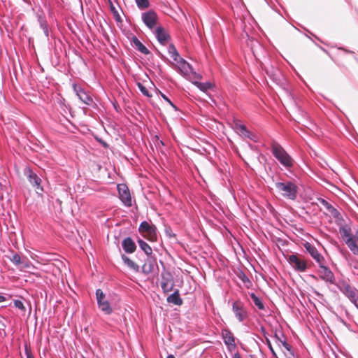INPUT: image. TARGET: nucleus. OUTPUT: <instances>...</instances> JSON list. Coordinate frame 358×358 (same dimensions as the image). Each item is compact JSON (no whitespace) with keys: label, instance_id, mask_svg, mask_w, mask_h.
<instances>
[{"label":"nucleus","instance_id":"603ef678","mask_svg":"<svg viewBox=\"0 0 358 358\" xmlns=\"http://www.w3.org/2000/svg\"><path fill=\"white\" fill-rule=\"evenodd\" d=\"M195 78H199V76L198 75H195L194 76Z\"/></svg>","mask_w":358,"mask_h":358},{"label":"nucleus","instance_id":"6ab92c4d","mask_svg":"<svg viewBox=\"0 0 358 358\" xmlns=\"http://www.w3.org/2000/svg\"><path fill=\"white\" fill-rule=\"evenodd\" d=\"M122 248L127 253H133L136 248L135 243L130 237H127L123 240Z\"/></svg>","mask_w":358,"mask_h":358},{"label":"nucleus","instance_id":"4468645a","mask_svg":"<svg viewBox=\"0 0 358 358\" xmlns=\"http://www.w3.org/2000/svg\"><path fill=\"white\" fill-rule=\"evenodd\" d=\"M142 19L150 29H152L157 24V15L154 11L149 10L142 15Z\"/></svg>","mask_w":358,"mask_h":358},{"label":"nucleus","instance_id":"9b49d317","mask_svg":"<svg viewBox=\"0 0 358 358\" xmlns=\"http://www.w3.org/2000/svg\"><path fill=\"white\" fill-rule=\"evenodd\" d=\"M232 310L239 322H242L247 317V312L244 305L240 301H236L233 303Z\"/></svg>","mask_w":358,"mask_h":358},{"label":"nucleus","instance_id":"dca6fc26","mask_svg":"<svg viewBox=\"0 0 358 358\" xmlns=\"http://www.w3.org/2000/svg\"><path fill=\"white\" fill-rule=\"evenodd\" d=\"M155 35L158 41L163 45L166 44L170 38L169 34L162 27H158L156 29Z\"/></svg>","mask_w":358,"mask_h":358},{"label":"nucleus","instance_id":"e433bc0d","mask_svg":"<svg viewBox=\"0 0 358 358\" xmlns=\"http://www.w3.org/2000/svg\"><path fill=\"white\" fill-rule=\"evenodd\" d=\"M238 278L242 280L243 283L245 284L247 287H249V285L251 284V282L250 281L249 278L243 272H241L238 275Z\"/></svg>","mask_w":358,"mask_h":358},{"label":"nucleus","instance_id":"49530a36","mask_svg":"<svg viewBox=\"0 0 358 358\" xmlns=\"http://www.w3.org/2000/svg\"><path fill=\"white\" fill-rule=\"evenodd\" d=\"M6 298L3 296H0V302L4 301Z\"/></svg>","mask_w":358,"mask_h":358},{"label":"nucleus","instance_id":"3c124183","mask_svg":"<svg viewBox=\"0 0 358 358\" xmlns=\"http://www.w3.org/2000/svg\"><path fill=\"white\" fill-rule=\"evenodd\" d=\"M102 143V145H103L104 147H107L108 145L105 143V142H101Z\"/></svg>","mask_w":358,"mask_h":358},{"label":"nucleus","instance_id":"79ce46f5","mask_svg":"<svg viewBox=\"0 0 358 358\" xmlns=\"http://www.w3.org/2000/svg\"><path fill=\"white\" fill-rule=\"evenodd\" d=\"M284 348L289 352H291V346L288 343H285Z\"/></svg>","mask_w":358,"mask_h":358},{"label":"nucleus","instance_id":"0eeeda50","mask_svg":"<svg viewBox=\"0 0 358 358\" xmlns=\"http://www.w3.org/2000/svg\"><path fill=\"white\" fill-rule=\"evenodd\" d=\"M319 277L324 281L330 284H335V276L333 272L325 265V263L319 264Z\"/></svg>","mask_w":358,"mask_h":358},{"label":"nucleus","instance_id":"f704fd0d","mask_svg":"<svg viewBox=\"0 0 358 358\" xmlns=\"http://www.w3.org/2000/svg\"><path fill=\"white\" fill-rule=\"evenodd\" d=\"M13 303L15 307L20 309L23 313V315H24L26 312V308L24 306L23 302L20 300H14Z\"/></svg>","mask_w":358,"mask_h":358},{"label":"nucleus","instance_id":"8fccbe9b","mask_svg":"<svg viewBox=\"0 0 358 358\" xmlns=\"http://www.w3.org/2000/svg\"><path fill=\"white\" fill-rule=\"evenodd\" d=\"M116 20H117V21H119V20H120V15H116Z\"/></svg>","mask_w":358,"mask_h":358},{"label":"nucleus","instance_id":"1a4fd4ad","mask_svg":"<svg viewBox=\"0 0 358 358\" xmlns=\"http://www.w3.org/2000/svg\"><path fill=\"white\" fill-rule=\"evenodd\" d=\"M117 189L120 200L125 206L128 207L131 206L132 201L128 187L125 185L120 184L117 185Z\"/></svg>","mask_w":358,"mask_h":358},{"label":"nucleus","instance_id":"de8ad7c7","mask_svg":"<svg viewBox=\"0 0 358 358\" xmlns=\"http://www.w3.org/2000/svg\"><path fill=\"white\" fill-rule=\"evenodd\" d=\"M166 358H175V357L173 355H169L167 356Z\"/></svg>","mask_w":358,"mask_h":358},{"label":"nucleus","instance_id":"4c0bfd02","mask_svg":"<svg viewBox=\"0 0 358 358\" xmlns=\"http://www.w3.org/2000/svg\"><path fill=\"white\" fill-rule=\"evenodd\" d=\"M265 340H266V343L268 347L269 348L270 350L271 351L272 354L275 357H276L275 352V350H274V349H273V346L271 345V343L270 340L266 336H265Z\"/></svg>","mask_w":358,"mask_h":358},{"label":"nucleus","instance_id":"412c9836","mask_svg":"<svg viewBox=\"0 0 358 358\" xmlns=\"http://www.w3.org/2000/svg\"><path fill=\"white\" fill-rule=\"evenodd\" d=\"M176 63L181 73L184 75H187L191 70V66L182 57L176 61Z\"/></svg>","mask_w":358,"mask_h":358},{"label":"nucleus","instance_id":"ea45409f","mask_svg":"<svg viewBox=\"0 0 358 358\" xmlns=\"http://www.w3.org/2000/svg\"><path fill=\"white\" fill-rule=\"evenodd\" d=\"M282 337H284L282 334H281L280 336L278 335L277 333L275 334V339L277 341V344H278L279 348H280V341L282 340Z\"/></svg>","mask_w":358,"mask_h":358},{"label":"nucleus","instance_id":"58836bf2","mask_svg":"<svg viewBox=\"0 0 358 358\" xmlns=\"http://www.w3.org/2000/svg\"><path fill=\"white\" fill-rule=\"evenodd\" d=\"M162 97L167 101L176 110H177V107L171 101V100L163 93L160 92Z\"/></svg>","mask_w":358,"mask_h":358},{"label":"nucleus","instance_id":"393cba45","mask_svg":"<svg viewBox=\"0 0 358 358\" xmlns=\"http://www.w3.org/2000/svg\"><path fill=\"white\" fill-rule=\"evenodd\" d=\"M132 42L136 48L141 52L144 55H148L150 53L148 48L136 36L133 37Z\"/></svg>","mask_w":358,"mask_h":358},{"label":"nucleus","instance_id":"473e14b6","mask_svg":"<svg viewBox=\"0 0 358 358\" xmlns=\"http://www.w3.org/2000/svg\"><path fill=\"white\" fill-rule=\"evenodd\" d=\"M138 7L141 9H145L149 7L150 3L148 0H135Z\"/></svg>","mask_w":358,"mask_h":358},{"label":"nucleus","instance_id":"5701e85b","mask_svg":"<svg viewBox=\"0 0 358 358\" xmlns=\"http://www.w3.org/2000/svg\"><path fill=\"white\" fill-rule=\"evenodd\" d=\"M320 203L326 208V209L331 215V216L336 219L340 218V213L326 200L322 199H320Z\"/></svg>","mask_w":358,"mask_h":358},{"label":"nucleus","instance_id":"a878e982","mask_svg":"<svg viewBox=\"0 0 358 358\" xmlns=\"http://www.w3.org/2000/svg\"><path fill=\"white\" fill-rule=\"evenodd\" d=\"M122 259L125 264L127 265L133 271L138 272L139 271V266L135 262H134L131 259H130L125 255H122Z\"/></svg>","mask_w":358,"mask_h":358},{"label":"nucleus","instance_id":"ddd939ff","mask_svg":"<svg viewBox=\"0 0 358 358\" xmlns=\"http://www.w3.org/2000/svg\"><path fill=\"white\" fill-rule=\"evenodd\" d=\"M304 248L311 257L319 264L326 263L324 258L319 253L317 248L309 243L304 244Z\"/></svg>","mask_w":358,"mask_h":358},{"label":"nucleus","instance_id":"f8f14e48","mask_svg":"<svg viewBox=\"0 0 358 358\" xmlns=\"http://www.w3.org/2000/svg\"><path fill=\"white\" fill-rule=\"evenodd\" d=\"M27 173H28L29 181L35 187L36 192L38 194L43 192V188L41 185L42 182L41 179L30 169H27Z\"/></svg>","mask_w":358,"mask_h":358},{"label":"nucleus","instance_id":"aec40b11","mask_svg":"<svg viewBox=\"0 0 358 358\" xmlns=\"http://www.w3.org/2000/svg\"><path fill=\"white\" fill-rule=\"evenodd\" d=\"M341 221H343V220L341 217L338 219V224L341 225L339 228V232L343 240L345 241V239L352 237L351 234V229L348 225H341Z\"/></svg>","mask_w":358,"mask_h":358},{"label":"nucleus","instance_id":"7ed1b4c3","mask_svg":"<svg viewBox=\"0 0 358 358\" xmlns=\"http://www.w3.org/2000/svg\"><path fill=\"white\" fill-rule=\"evenodd\" d=\"M139 232L150 241H156L157 236L156 232V227L155 225L149 224L148 222L144 221L141 223L139 226Z\"/></svg>","mask_w":358,"mask_h":358},{"label":"nucleus","instance_id":"f03ea898","mask_svg":"<svg viewBox=\"0 0 358 358\" xmlns=\"http://www.w3.org/2000/svg\"><path fill=\"white\" fill-rule=\"evenodd\" d=\"M271 150L274 157L286 168H290L293 165V159L278 143H271Z\"/></svg>","mask_w":358,"mask_h":358},{"label":"nucleus","instance_id":"7c9ffc66","mask_svg":"<svg viewBox=\"0 0 358 358\" xmlns=\"http://www.w3.org/2000/svg\"><path fill=\"white\" fill-rule=\"evenodd\" d=\"M198 88H199L201 91L206 92L210 88H211L212 85L210 83H199V82H194L193 83Z\"/></svg>","mask_w":358,"mask_h":358},{"label":"nucleus","instance_id":"423d86ee","mask_svg":"<svg viewBox=\"0 0 358 358\" xmlns=\"http://www.w3.org/2000/svg\"><path fill=\"white\" fill-rule=\"evenodd\" d=\"M288 262L295 270L304 272L307 269L306 262L296 255H291L288 257Z\"/></svg>","mask_w":358,"mask_h":358},{"label":"nucleus","instance_id":"c85d7f7f","mask_svg":"<svg viewBox=\"0 0 358 358\" xmlns=\"http://www.w3.org/2000/svg\"><path fill=\"white\" fill-rule=\"evenodd\" d=\"M168 52L169 56L175 62L181 58L176 47L173 44L169 45Z\"/></svg>","mask_w":358,"mask_h":358},{"label":"nucleus","instance_id":"37998d69","mask_svg":"<svg viewBox=\"0 0 358 358\" xmlns=\"http://www.w3.org/2000/svg\"><path fill=\"white\" fill-rule=\"evenodd\" d=\"M32 275H35L37 278H42V275L40 273H31Z\"/></svg>","mask_w":358,"mask_h":358},{"label":"nucleus","instance_id":"c9c22d12","mask_svg":"<svg viewBox=\"0 0 358 358\" xmlns=\"http://www.w3.org/2000/svg\"><path fill=\"white\" fill-rule=\"evenodd\" d=\"M137 85L138 87V89L142 92V94L148 97H151L152 95L150 94L148 90L146 88L145 86H144L142 83H138Z\"/></svg>","mask_w":358,"mask_h":358},{"label":"nucleus","instance_id":"9d476101","mask_svg":"<svg viewBox=\"0 0 358 358\" xmlns=\"http://www.w3.org/2000/svg\"><path fill=\"white\" fill-rule=\"evenodd\" d=\"M73 88L76 95L82 102L88 106H90L93 103L92 97L88 93L84 91L80 86L76 84H73Z\"/></svg>","mask_w":358,"mask_h":358},{"label":"nucleus","instance_id":"72a5a7b5","mask_svg":"<svg viewBox=\"0 0 358 358\" xmlns=\"http://www.w3.org/2000/svg\"><path fill=\"white\" fill-rule=\"evenodd\" d=\"M40 27L42 29V31L44 34V36L46 38H48V36H49L48 28L47 22L45 20L40 21Z\"/></svg>","mask_w":358,"mask_h":358},{"label":"nucleus","instance_id":"f257e3e1","mask_svg":"<svg viewBox=\"0 0 358 358\" xmlns=\"http://www.w3.org/2000/svg\"><path fill=\"white\" fill-rule=\"evenodd\" d=\"M277 193L284 199L294 200L296 198L298 187L296 184L289 180H282L275 182Z\"/></svg>","mask_w":358,"mask_h":358},{"label":"nucleus","instance_id":"a18cd8bd","mask_svg":"<svg viewBox=\"0 0 358 358\" xmlns=\"http://www.w3.org/2000/svg\"><path fill=\"white\" fill-rule=\"evenodd\" d=\"M232 358H241L240 357V355L238 353H235L234 355H233V357Z\"/></svg>","mask_w":358,"mask_h":358},{"label":"nucleus","instance_id":"09e8293b","mask_svg":"<svg viewBox=\"0 0 358 358\" xmlns=\"http://www.w3.org/2000/svg\"><path fill=\"white\" fill-rule=\"evenodd\" d=\"M261 330L264 333V334L265 335V329H264V328L263 327H261Z\"/></svg>","mask_w":358,"mask_h":358},{"label":"nucleus","instance_id":"c03bdc74","mask_svg":"<svg viewBox=\"0 0 358 358\" xmlns=\"http://www.w3.org/2000/svg\"><path fill=\"white\" fill-rule=\"evenodd\" d=\"M285 343H287L286 342L285 340L282 339V341H280V345L282 344V346L284 347L285 345Z\"/></svg>","mask_w":358,"mask_h":358},{"label":"nucleus","instance_id":"c756f323","mask_svg":"<svg viewBox=\"0 0 358 358\" xmlns=\"http://www.w3.org/2000/svg\"><path fill=\"white\" fill-rule=\"evenodd\" d=\"M250 297L254 303V304L259 309V310H264V306L261 301V299L257 296L254 293H252L250 294Z\"/></svg>","mask_w":358,"mask_h":358},{"label":"nucleus","instance_id":"cd10ccee","mask_svg":"<svg viewBox=\"0 0 358 358\" xmlns=\"http://www.w3.org/2000/svg\"><path fill=\"white\" fill-rule=\"evenodd\" d=\"M20 271H26L27 269L30 268H35V266L29 261L27 257H22V260L20 265L17 267Z\"/></svg>","mask_w":358,"mask_h":358},{"label":"nucleus","instance_id":"bb28decb","mask_svg":"<svg viewBox=\"0 0 358 358\" xmlns=\"http://www.w3.org/2000/svg\"><path fill=\"white\" fill-rule=\"evenodd\" d=\"M138 243L139 245V247L142 250L144 251V252L148 256L150 257V255L152 253V250L151 247L144 241L139 239L138 240Z\"/></svg>","mask_w":358,"mask_h":358},{"label":"nucleus","instance_id":"4be33fe9","mask_svg":"<svg viewBox=\"0 0 358 358\" xmlns=\"http://www.w3.org/2000/svg\"><path fill=\"white\" fill-rule=\"evenodd\" d=\"M345 243L354 255H358L357 236L345 239Z\"/></svg>","mask_w":358,"mask_h":358},{"label":"nucleus","instance_id":"2f4dec72","mask_svg":"<svg viewBox=\"0 0 358 358\" xmlns=\"http://www.w3.org/2000/svg\"><path fill=\"white\" fill-rule=\"evenodd\" d=\"M10 261L18 267L22 260V257L17 253H14L12 257L9 258Z\"/></svg>","mask_w":358,"mask_h":358},{"label":"nucleus","instance_id":"20e7f679","mask_svg":"<svg viewBox=\"0 0 358 358\" xmlns=\"http://www.w3.org/2000/svg\"><path fill=\"white\" fill-rule=\"evenodd\" d=\"M96 296L99 308L106 314L110 315L113 312V309L109 302L105 300V294L101 289L96 290Z\"/></svg>","mask_w":358,"mask_h":358},{"label":"nucleus","instance_id":"b1692460","mask_svg":"<svg viewBox=\"0 0 358 358\" xmlns=\"http://www.w3.org/2000/svg\"><path fill=\"white\" fill-rule=\"evenodd\" d=\"M167 301L177 306L182 304V299L180 296L179 291L176 289L172 294L168 296Z\"/></svg>","mask_w":358,"mask_h":358},{"label":"nucleus","instance_id":"6e6552de","mask_svg":"<svg viewBox=\"0 0 358 358\" xmlns=\"http://www.w3.org/2000/svg\"><path fill=\"white\" fill-rule=\"evenodd\" d=\"M161 287L166 293L171 292L174 286L173 277L170 272L164 271L161 274Z\"/></svg>","mask_w":358,"mask_h":358},{"label":"nucleus","instance_id":"39448f33","mask_svg":"<svg viewBox=\"0 0 358 358\" xmlns=\"http://www.w3.org/2000/svg\"><path fill=\"white\" fill-rule=\"evenodd\" d=\"M338 287L352 303L358 296V290L345 281L341 282Z\"/></svg>","mask_w":358,"mask_h":358},{"label":"nucleus","instance_id":"f3484780","mask_svg":"<svg viewBox=\"0 0 358 358\" xmlns=\"http://www.w3.org/2000/svg\"><path fill=\"white\" fill-rule=\"evenodd\" d=\"M234 130L241 136L248 138L250 139L253 138V134H251L243 124H241L238 122L234 124Z\"/></svg>","mask_w":358,"mask_h":358},{"label":"nucleus","instance_id":"a19ab883","mask_svg":"<svg viewBox=\"0 0 358 358\" xmlns=\"http://www.w3.org/2000/svg\"><path fill=\"white\" fill-rule=\"evenodd\" d=\"M25 352H26L27 358H34V357L31 354V350L29 348H28V347L27 345L25 346Z\"/></svg>","mask_w":358,"mask_h":358},{"label":"nucleus","instance_id":"a211bd4d","mask_svg":"<svg viewBox=\"0 0 358 358\" xmlns=\"http://www.w3.org/2000/svg\"><path fill=\"white\" fill-rule=\"evenodd\" d=\"M155 265V260L148 257L142 266V271L146 275L150 274L154 271Z\"/></svg>","mask_w":358,"mask_h":358},{"label":"nucleus","instance_id":"2eb2a0df","mask_svg":"<svg viewBox=\"0 0 358 358\" xmlns=\"http://www.w3.org/2000/svg\"><path fill=\"white\" fill-rule=\"evenodd\" d=\"M222 336L224 343L228 346L229 348H235L236 343L234 336L229 329H223L222 331Z\"/></svg>","mask_w":358,"mask_h":358}]
</instances>
